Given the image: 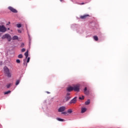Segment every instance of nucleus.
Returning a JSON list of instances; mask_svg holds the SVG:
<instances>
[{"label":"nucleus","mask_w":128,"mask_h":128,"mask_svg":"<svg viewBox=\"0 0 128 128\" xmlns=\"http://www.w3.org/2000/svg\"><path fill=\"white\" fill-rule=\"evenodd\" d=\"M10 24V22H8V24Z\"/></svg>","instance_id":"f704fd0d"},{"label":"nucleus","mask_w":128,"mask_h":128,"mask_svg":"<svg viewBox=\"0 0 128 128\" xmlns=\"http://www.w3.org/2000/svg\"><path fill=\"white\" fill-rule=\"evenodd\" d=\"M76 97H74L70 101V104H76Z\"/></svg>","instance_id":"1a4fd4ad"},{"label":"nucleus","mask_w":128,"mask_h":128,"mask_svg":"<svg viewBox=\"0 0 128 128\" xmlns=\"http://www.w3.org/2000/svg\"><path fill=\"white\" fill-rule=\"evenodd\" d=\"M20 80H16V86H18V84H20Z\"/></svg>","instance_id":"4be33fe9"},{"label":"nucleus","mask_w":128,"mask_h":128,"mask_svg":"<svg viewBox=\"0 0 128 128\" xmlns=\"http://www.w3.org/2000/svg\"><path fill=\"white\" fill-rule=\"evenodd\" d=\"M0 32H6V28L4 26H0Z\"/></svg>","instance_id":"20e7f679"},{"label":"nucleus","mask_w":128,"mask_h":128,"mask_svg":"<svg viewBox=\"0 0 128 128\" xmlns=\"http://www.w3.org/2000/svg\"><path fill=\"white\" fill-rule=\"evenodd\" d=\"M84 96H82V97H80L79 100H84Z\"/></svg>","instance_id":"a878e982"},{"label":"nucleus","mask_w":128,"mask_h":128,"mask_svg":"<svg viewBox=\"0 0 128 128\" xmlns=\"http://www.w3.org/2000/svg\"><path fill=\"white\" fill-rule=\"evenodd\" d=\"M88 14H86V15H84V16H80V18L82 20H84V18H88Z\"/></svg>","instance_id":"9b49d317"},{"label":"nucleus","mask_w":128,"mask_h":128,"mask_svg":"<svg viewBox=\"0 0 128 128\" xmlns=\"http://www.w3.org/2000/svg\"><path fill=\"white\" fill-rule=\"evenodd\" d=\"M11 92L10 90H8L6 92H4V94H10Z\"/></svg>","instance_id":"6ab92c4d"},{"label":"nucleus","mask_w":128,"mask_h":128,"mask_svg":"<svg viewBox=\"0 0 128 128\" xmlns=\"http://www.w3.org/2000/svg\"><path fill=\"white\" fill-rule=\"evenodd\" d=\"M24 56H25L26 58H28V51H27L25 52Z\"/></svg>","instance_id":"2eb2a0df"},{"label":"nucleus","mask_w":128,"mask_h":128,"mask_svg":"<svg viewBox=\"0 0 128 128\" xmlns=\"http://www.w3.org/2000/svg\"><path fill=\"white\" fill-rule=\"evenodd\" d=\"M84 94H86L87 96L90 94V91L88 90V88H84Z\"/></svg>","instance_id":"6e6552de"},{"label":"nucleus","mask_w":128,"mask_h":128,"mask_svg":"<svg viewBox=\"0 0 128 128\" xmlns=\"http://www.w3.org/2000/svg\"><path fill=\"white\" fill-rule=\"evenodd\" d=\"M8 30H10V28H8Z\"/></svg>","instance_id":"72a5a7b5"},{"label":"nucleus","mask_w":128,"mask_h":128,"mask_svg":"<svg viewBox=\"0 0 128 128\" xmlns=\"http://www.w3.org/2000/svg\"><path fill=\"white\" fill-rule=\"evenodd\" d=\"M8 10H10V12H14V14H16L18 13V10L16 9H14V8L12 7V6H9L8 8Z\"/></svg>","instance_id":"0eeeda50"},{"label":"nucleus","mask_w":128,"mask_h":128,"mask_svg":"<svg viewBox=\"0 0 128 128\" xmlns=\"http://www.w3.org/2000/svg\"><path fill=\"white\" fill-rule=\"evenodd\" d=\"M62 114H64L65 116H68V112H62Z\"/></svg>","instance_id":"412c9836"},{"label":"nucleus","mask_w":128,"mask_h":128,"mask_svg":"<svg viewBox=\"0 0 128 128\" xmlns=\"http://www.w3.org/2000/svg\"><path fill=\"white\" fill-rule=\"evenodd\" d=\"M67 112L68 114H72V109H68L67 111Z\"/></svg>","instance_id":"a211bd4d"},{"label":"nucleus","mask_w":128,"mask_h":128,"mask_svg":"<svg viewBox=\"0 0 128 128\" xmlns=\"http://www.w3.org/2000/svg\"><path fill=\"white\" fill-rule=\"evenodd\" d=\"M86 112V108H82V110H81V112L82 114H84V112Z\"/></svg>","instance_id":"f8f14e48"},{"label":"nucleus","mask_w":128,"mask_h":128,"mask_svg":"<svg viewBox=\"0 0 128 128\" xmlns=\"http://www.w3.org/2000/svg\"><path fill=\"white\" fill-rule=\"evenodd\" d=\"M57 120H58L59 122H64V120L60 118H56Z\"/></svg>","instance_id":"f3484780"},{"label":"nucleus","mask_w":128,"mask_h":128,"mask_svg":"<svg viewBox=\"0 0 128 128\" xmlns=\"http://www.w3.org/2000/svg\"><path fill=\"white\" fill-rule=\"evenodd\" d=\"M73 90L74 92H80V85H75L73 86Z\"/></svg>","instance_id":"39448f33"},{"label":"nucleus","mask_w":128,"mask_h":128,"mask_svg":"<svg viewBox=\"0 0 128 128\" xmlns=\"http://www.w3.org/2000/svg\"><path fill=\"white\" fill-rule=\"evenodd\" d=\"M24 44L22 43V44H21V48H24Z\"/></svg>","instance_id":"c85d7f7f"},{"label":"nucleus","mask_w":128,"mask_h":128,"mask_svg":"<svg viewBox=\"0 0 128 128\" xmlns=\"http://www.w3.org/2000/svg\"><path fill=\"white\" fill-rule=\"evenodd\" d=\"M17 28H22V24H16Z\"/></svg>","instance_id":"b1692460"},{"label":"nucleus","mask_w":128,"mask_h":128,"mask_svg":"<svg viewBox=\"0 0 128 128\" xmlns=\"http://www.w3.org/2000/svg\"><path fill=\"white\" fill-rule=\"evenodd\" d=\"M80 4H84V3H82Z\"/></svg>","instance_id":"473e14b6"},{"label":"nucleus","mask_w":128,"mask_h":128,"mask_svg":"<svg viewBox=\"0 0 128 128\" xmlns=\"http://www.w3.org/2000/svg\"><path fill=\"white\" fill-rule=\"evenodd\" d=\"M21 52H26V48H22L21 50Z\"/></svg>","instance_id":"393cba45"},{"label":"nucleus","mask_w":128,"mask_h":128,"mask_svg":"<svg viewBox=\"0 0 128 128\" xmlns=\"http://www.w3.org/2000/svg\"><path fill=\"white\" fill-rule=\"evenodd\" d=\"M47 94H50V92H46Z\"/></svg>","instance_id":"2f4dec72"},{"label":"nucleus","mask_w":128,"mask_h":128,"mask_svg":"<svg viewBox=\"0 0 128 128\" xmlns=\"http://www.w3.org/2000/svg\"><path fill=\"white\" fill-rule=\"evenodd\" d=\"M71 98H72V96H70V93L68 92L66 94V96H65V98L64 100V102H66L70 100Z\"/></svg>","instance_id":"7ed1b4c3"},{"label":"nucleus","mask_w":128,"mask_h":128,"mask_svg":"<svg viewBox=\"0 0 128 128\" xmlns=\"http://www.w3.org/2000/svg\"><path fill=\"white\" fill-rule=\"evenodd\" d=\"M4 74L8 78H12V74L10 72V69L6 66L4 68Z\"/></svg>","instance_id":"f257e3e1"},{"label":"nucleus","mask_w":128,"mask_h":128,"mask_svg":"<svg viewBox=\"0 0 128 128\" xmlns=\"http://www.w3.org/2000/svg\"><path fill=\"white\" fill-rule=\"evenodd\" d=\"M12 39L13 40H16L18 39V37L16 36H14L12 37Z\"/></svg>","instance_id":"4468645a"},{"label":"nucleus","mask_w":128,"mask_h":128,"mask_svg":"<svg viewBox=\"0 0 128 128\" xmlns=\"http://www.w3.org/2000/svg\"><path fill=\"white\" fill-rule=\"evenodd\" d=\"M67 92H72L74 88L72 86H69L66 88Z\"/></svg>","instance_id":"9d476101"},{"label":"nucleus","mask_w":128,"mask_h":128,"mask_svg":"<svg viewBox=\"0 0 128 128\" xmlns=\"http://www.w3.org/2000/svg\"><path fill=\"white\" fill-rule=\"evenodd\" d=\"M7 88H10V84H8L6 86Z\"/></svg>","instance_id":"bb28decb"},{"label":"nucleus","mask_w":128,"mask_h":128,"mask_svg":"<svg viewBox=\"0 0 128 128\" xmlns=\"http://www.w3.org/2000/svg\"><path fill=\"white\" fill-rule=\"evenodd\" d=\"M60 0V2H62V0Z\"/></svg>","instance_id":"c9c22d12"},{"label":"nucleus","mask_w":128,"mask_h":128,"mask_svg":"<svg viewBox=\"0 0 128 128\" xmlns=\"http://www.w3.org/2000/svg\"><path fill=\"white\" fill-rule=\"evenodd\" d=\"M90 104V100H88L87 101H86L85 102V104L86 106H88V104Z\"/></svg>","instance_id":"ddd939ff"},{"label":"nucleus","mask_w":128,"mask_h":128,"mask_svg":"<svg viewBox=\"0 0 128 128\" xmlns=\"http://www.w3.org/2000/svg\"><path fill=\"white\" fill-rule=\"evenodd\" d=\"M18 58H24V56L22 54H20L18 56Z\"/></svg>","instance_id":"aec40b11"},{"label":"nucleus","mask_w":128,"mask_h":128,"mask_svg":"<svg viewBox=\"0 0 128 128\" xmlns=\"http://www.w3.org/2000/svg\"><path fill=\"white\" fill-rule=\"evenodd\" d=\"M16 62L17 64H20V60H18V59H17V60H16Z\"/></svg>","instance_id":"5701e85b"},{"label":"nucleus","mask_w":128,"mask_h":128,"mask_svg":"<svg viewBox=\"0 0 128 128\" xmlns=\"http://www.w3.org/2000/svg\"><path fill=\"white\" fill-rule=\"evenodd\" d=\"M2 40H5V38H6L8 42H10V40H12V36H10V34H6L2 36Z\"/></svg>","instance_id":"f03ea898"},{"label":"nucleus","mask_w":128,"mask_h":128,"mask_svg":"<svg viewBox=\"0 0 128 128\" xmlns=\"http://www.w3.org/2000/svg\"><path fill=\"white\" fill-rule=\"evenodd\" d=\"M18 30V32H19L20 34L22 32V30Z\"/></svg>","instance_id":"c756f323"},{"label":"nucleus","mask_w":128,"mask_h":128,"mask_svg":"<svg viewBox=\"0 0 128 128\" xmlns=\"http://www.w3.org/2000/svg\"><path fill=\"white\" fill-rule=\"evenodd\" d=\"M26 60H24V64H26Z\"/></svg>","instance_id":"7c9ffc66"},{"label":"nucleus","mask_w":128,"mask_h":128,"mask_svg":"<svg viewBox=\"0 0 128 128\" xmlns=\"http://www.w3.org/2000/svg\"><path fill=\"white\" fill-rule=\"evenodd\" d=\"M30 58L28 57L27 59V63L30 62Z\"/></svg>","instance_id":"cd10ccee"},{"label":"nucleus","mask_w":128,"mask_h":128,"mask_svg":"<svg viewBox=\"0 0 128 128\" xmlns=\"http://www.w3.org/2000/svg\"><path fill=\"white\" fill-rule=\"evenodd\" d=\"M66 110V106H62L58 109V112H64Z\"/></svg>","instance_id":"423d86ee"},{"label":"nucleus","mask_w":128,"mask_h":128,"mask_svg":"<svg viewBox=\"0 0 128 128\" xmlns=\"http://www.w3.org/2000/svg\"><path fill=\"white\" fill-rule=\"evenodd\" d=\"M94 39L96 41L98 40V38L96 36H94Z\"/></svg>","instance_id":"dca6fc26"}]
</instances>
